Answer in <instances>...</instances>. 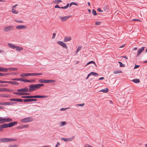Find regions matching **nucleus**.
<instances>
[{
	"label": "nucleus",
	"mask_w": 147,
	"mask_h": 147,
	"mask_svg": "<svg viewBox=\"0 0 147 147\" xmlns=\"http://www.w3.org/2000/svg\"><path fill=\"white\" fill-rule=\"evenodd\" d=\"M120 64V67H124V65L121 62L119 61L118 62Z\"/></svg>",
	"instance_id": "nucleus-45"
},
{
	"label": "nucleus",
	"mask_w": 147,
	"mask_h": 147,
	"mask_svg": "<svg viewBox=\"0 0 147 147\" xmlns=\"http://www.w3.org/2000/svg\"><path fill=\"white\" fill-rule=\"evenodd\" d=\"M33 98H47L48 97L47 96L35 95L33 96Z\"/></svg>",
	"instance_id": "nucleus-12"
},
{
	"label": "nucleus",
	"mask_w": 147,
	"mask_h": 147,
	"mask_svg": "<svg viewBox=\"0 0 147 147\" xmlns=\"http://www.w3.org/2000/svg\"><path fill=\"white\" fill-rule=\"evenodd\" d=\"M85 105V104L84 103H83V104H76V106H80V107H83Z\"/></svg>",
	"instance_id": "nucleus-46"
},
{
	"label": "nucleus",
	"mask_w": 147,
	"mask_h": 147,
	"mask_svg": "<svg viewBox=\"0 0 147 147\" xmlns=\"http://www.w3.org/2000/svg\"><path fill=\"white\" fill-rule=\"evenodd\" d=\"M60 145V143L59 142H57L56 145L55 146V147H58Z\"/></svg>",
	"instance_id": "nucleus-54"
},
{
	"label": "nucleus",
	"mask_w": 147,
	"mask_h": 147,
	"mask_svg": "<svg viewBox=\"0 0 147 147\" xmlns=\"http://www.w3.org/2000/svg\"><path fill=\"white\" fill-rule=\"evenodd\" d=\"M6 88H0V92H4L6 91Z\"/></svg>",
	"instance_id": "nucleus-35"
},
{
	"label": "nucleus",
	"mask_w": 147,
	"mask_h": 147,
	"mask_svg": "<svg viewBox=\"0 0 147 147\" xmlns=\"http://www.w3.org/2000/svg\"><path fill=\"white\" fill-rule=\"evenodd\" d=\"M68 108H61L60 110L61 111H65L66 109H67Z\"/></svg>",
	"instance_id": "nucleus-53"
},
{
	"label": "nucleus",
	"mask_w": 147,
	"mask_h": 147,
	"mask_svg": "<svg viewBox=\"0 0 147 147\" xmlns=\"http://www.w3.org/2000/svg\"><path fill=\"white\" fill-rule=\"evenodd\" d=\"M23 100L25 102H27L31 101L30 99H24Z\"/></svg>",
	"instance_id": "nucleus-44"
},
{
	"label": "nucleus",
	"mask_w": 147,
	"mask_h": 147,
	"mask_svg": "<svg viewBox=\"0 0 147 147\" xmlns=\"http://www.w3.org/2000/svg\"><path fill=\"white\" fill-rule=\"evenodd\" d=\"M7 81H3L2 80H0V83H7Z\"/></svg>",
	"instance_id": "nucleus-52"
},
{
	"label": "nucleus",
	"mask_w": 147,
	"mask_h": 147,
	"mask_svg": "<svg viewBox=\"0 0 147 147\" xmlns=\"http://www.w3.org/2000/svg\"><path fill=\"white\" fill-rule=\"evenodd\" d=\"M133 20V21H138L140 22L141 21V20H140L138 19H134Z\"/></svg>",
	"instance_id": "nucleus-58"
},
{
	"label": "nucleus",
	"mask_w": 147,
	"mask_h": 147,
	"mask_svg": "<svg viewBox=\"0 0 147 147\" xmlns=\"http://www.w3.org/2000/svg\"><path fill=\"white\" fill-rule=\"evenodd\" d=\"M12 80H15V81H22V78H19V79L15 78V79H12Z\"/></svg>",
	"instance_id": "nucleus-40"
},
{
	"label": "nucleus",
	"mask_w": 147,
	"mask_h": 147,
	"mask_svg": "<svg viewBox=\"0 0 147 147\" xmlns=\"http://www.w3.org/2000/svg\"><path fill=\"white\" fill-rule=\"evenodd\" d=\"M55 82V80H45L44 83H51Z\"/></svg>",
	"instance_id": "nucleus-15"
},
{
	"label": "nucleus",
	"mask_w": 147,
	"mask_h": 147,
	"mask_svg": "<svg viewBox=\"0 0 147 147\" xmlns=\"http://www.w3.org/2000/svg\"><path fill=\"white\" fill-rule=\"evenodd\" d=\"M28 127V125H24L22 126L21 127H20V128L21 129H23L25 128H27Z\"/></svg>",
	"instance_id": "nucleus-36"
},
{
	"label": "nucleus",
	"mask_w": 147,
	"mask_h": 147,
	"mask_svg": "<svg viewBox=\"0 0 147 147\" xmlns=\"http://www.w3.org/2000/svg\"><path fill=\"white\" fill-rule=\"evenodd\" d=\"M8 147H18L17 145L16 144H10L9 145Z\"/></svg>",
	"instance_id": "nucleus-32"
},
{
	"label": "nucleus",
	"mask_w": 147,
	"mask_h": 147,
	"mask_svg": "<svg viewBox=\"0 0 147 147\" xmlns=\"http://www.w3.org/2000/svg\"><path fill=\"white\" fill-rule=\"evenodd\" d=\"M90 73H91V75H93L94 76H98V74H97V73H96V72H91Z\"/></svg>",
	"instance_id": "nucleus-37"
},
{
	"label": "nucleus",
	"mask_w": 147,
	"mask_h": 147,
	"mask_svg": "<svg viewBox=\"0 0 147 147\" xmlns=\"http://www.w3.org/2000/svg\"><path fill=\"white\" fill-rule=\"evenodd\" d=\"M57 43L59 45H61L63 47L67 49V46L66 44L64 43L63 42L61 41H58L57 42Z\"/></svg>",
	"instance_id": "nucleus-9"
},
{
	"label": "nucleus",
	"mask_w": 147,
	"mask_h": 147,
	"mask_svg": "<svg viewBox=\"0 0 147 147\" xmlns=\"http://www.w3.org/2000/svg\"><path fill=\"white\" fill-rule=\"evenodd\" d=\"M12 119L11 118H5V122H9L12 121Z\"/></svg>",
	"instance_id": "nucleus-26"
},
{
	"label": "nucleus",
	"mask_w": 147,
	"mask_h": 147,
	"mask_svg": "<svg viewBox=\"0 0 147 147\" xmlns=\"http://www.w3.org/2000/svg\"><path fill=\"white\" fill-rule=\"evenodd\" d=\"M7 69V71L8 70L10 71H16L18 70V69L15 67H10L8 68H6Z\"/></svg>",
	"instance_id": "nucleus-17"
},
{
	"label": "nucleus",
	"mask_w": 147,
	"mask_h": 147,
	"mask_svg": "<svg viewBox=\"0 0 147 147\" xmlns=\"http://www.w3.org/2000/svg\"><path fill=\"white\" fill-rule=\"evenodd\" d=\"M132 81L135 83H138L140 82V80L138 79H133Z\"/></svg>",
	"instance_id": "nucleus-25"
},
{
	"label": "nucleus",
	"mask_w": 147,
	"mask_h": 147,
	"mask_svg": "<svg viewBox=\"0 0 147 147\" xmlns=\"http://www.w3.org/2000/svg\"><path fill=\"white\" fill-rule=\"evenodd\" d=\"M67 123L65 121L61 123V125L62 126L66 124Z\"/></svg>",
	"instance_id": "nucleus-49"
},
{
	"label": "nucleus",
	"mask_w": 147,
	"mask_h": 147,
	"mask_svg": "<svg viewBox=\"0 0 147 147\" xmlns=\"http://www.w3.org/2000/svg\"><path fill=\"white\" fill-rule=\"evenodd\" d=\"M98 11L99 12H102L103 11L100 8H98L97 9Z\"/></svg>",
	"instance_id": "nucleus-51"
},
{
	"label": "nucleus",
	"mask_w": 147,
	"mask_h": 147,
	"mask_svg": "<svg viewBox=\"0 0 147 147\" xmlns=\"http://www.w3.org/2000/svg\"><path fill=\"white\" fill-rule=\"evenodd\" d=\"M71 17V16L68 15L63 17L59 16V18L60 20L62 22L66 21L68 19Z\"/></svg>",
	"instance_id": "nucleus-5"
},
{
	"label": "nucleus",
	"mask_w": 147,
	"mask_h": 147,
	"mask_svg": "<svg viewBox=\"0 0 147 147\" xmlns=\"http://www.w3.org/2000/svg\"><path fill=\"white\" fill-rule=\"evenodd\" d=\"M43 84H31L29 86V91L30 92L39 89L40 87L43 86Z\"/></svg>",
	"instance_id": "nucleus-1"
},
{
	"label": "nucleus",
	"mask_w": 147,
	"mask_h": 147,
	"mask_svg": "<svg viewBox=\"0 0 147 147\" xmlns=\"http://www.w3.org/2000/svg\"><path fill=\"white\" fill-rule=\"evenodd\" d=\"M42 74V73H35V76L36 75H41Z\"/></svg>",
	"instance_id": "nucleus-59"
},
{
	"label": "nucleus",
	"mask_w": 147,
	"mask_h": 147,
	"mask_svg": "<svg viewBox=\"0 0 147 147\" xmlns=\"http://www.w3.org/2000/svg\"><path fill=\"white\" fill-rule=\"evenodd\" d=\"M17 140L15 139H11L9 138H2L0 139V142L2 143L5 142H9L13 141H16Z\"/></svg>",
	"instance_id": "nucleus-3"
},
{
	"label": "nucleus",
	"mask_w": 147,
	"mask_h": 147,
	"mask_svg": "<svg viewBox=\"0 0 147 147\" xmlns=\"http://www.w3.org/2000/svg\"><path fill=\"white\" fill-rule=\"evenodd\" d=\"M10 104V102H0V105H9Z\"/></svg>",
	"instance_id": "nucleus-24"
},
{
	"label": "nucleus",
	"mask_w": 147,
	"mask_h": 147,
	"mask_svg": "<svg viewBox=\"0 0 147 147\" xmlns=\"http://www.w3.org/2000/svg\"><path fill=\"white\" fill-rule=\"evenodd\" d=\"M37 100L36 99H30L31 101H36Z\"/></svg>",
	"instance_id": "nucleus-60"
},
{
	"label": "nucleus",
	"mask_w": 147,
	"mask_h": 147,
	"mask_svg": "<svg viewBox=\"0 0 147 147\" xmlns=\"http://www.w3.org/2000/svg\"><path fill=\"white\" fill-rule=\"evenodd\" d=\"M56 36V34L55 33H53V35L52 38L53 39L55 38V36Z\"/></svg>",
	"instance_id": "nucleus-56"
},
{
	"label": "nucleus",
	"mask_w": 147,
	"mask_h": 147,
	"mask_svg": "<svg viewBox=\"0 0 147 147\" xmlns=\"http://www.w3.org/2000/svg\"><path fill=\"white\" fill-rule=\"evenodd\" d=\"M82 47L81 46H79L78 48H77V50L76 51V53H77L78 52L82 49Z\"/></svg>",
	"instance_id": "nucleus-34"
},
{
	"label": "nucleus",
	"mask_w": 147,
	"mask_h": 147,
	"mask_svg": "<svg viewBox=\"0 0 147 147\" xmlns=\"http://www.w3.org/2000/svg\"><path fill=\"white\" fill-rule=\"evenodd\" d=\"M67 7H66V6H64V7H61V8H62V9H67Z\"/></svg>",
	"instance_id": "nucleus-64"
},
{
	"label": "nucleus",
	"mask_w": 147,
	"mask_h": 147,
	"mask_svg": "<svg viewBox=\"0 0 147 147\" xmlns=\"http://www.w3.org/2000/svg\"><path fill=\"white\" fill-rule=\"evenodd\" d=\"M11 12L14 14H17L18 13L19 11L13 7H11Z\"/></svg>",
	"instance_id": "nucleus-11"
},
{
	"label": "nucleus",
	"mask_w": 147,
	"mask_h": 147,
	"mask_svg": "<svg viewBox=\"0 0 147 147\" xmlns=\"http://www.w3.org/2000/svg\"><path fill=\"white\" fill-rule=\"evenodd\" d=\"M17 91L18 92H28V88L26 87L24 88L18 89Z\"/></svg>",
	"instance_id": "nucleus-8"
},
{
	"label": "nucleus",
	"mask_w": 147,
	"mask_h": 147,
	"mask_svg": "<svg viewBox=\"0 0 147 147\" xmlns=\"http://www.w3.org/2000/svg\"><path fill=\"white\" fill-rule=\"evenodd\" d=\"M144 48L145 47H142L140 49H139L138 51L137 56H138L141 54V52L144 51Z\"/></svg>",
	"instance_id": "nucleus-14"
},
{
	"label": "nucleus",
	"mask_w": 147,
	"mask_h": 147,
	"mask_svg": "<svg viewBox=\"0 0 147 147\" xmlns=\"http://www.w3.org/2000/svg\"><path fill=\"white\" fill-rule=\"evenodd\" d=\"M5 123V118L0 117V123Z\"/></svg>",
	"instance_id": "nucleus-27"
},
{
	"label": "nucleus",
	"mask_w": 147,
	"mask_h": 147,
	"mask_svg": "<svg viewBox=\"0 0 147 147\" xmlns=\"http://www.w3.org/2000/svg\"><path fill=\"white\" fill-rule=\"evenodd\" d=\"M140 67V65H136L135 66V67H134V69H137V68H138L139 67Z\"/></svg>",
	"instance_id": "nucleus-57"
},
{
	"label": "nucleus",
	"mask_w": 147,
	"mask_h": 147,
	"mask_svg": "<svg viewBox=\"0 0 147 147\" xmlns=\"http://www.w3.org/2000/svg\"><path fill=\"white\" fill-rule=\"evenodd\" d=\"M55 2H56L57 3H58L60 2H62V1L61 0H55Z\"/></svg>",
	"instance_id": "nucleus-48"
},
{
	"label": "nucleus",
	"mask_w": 147,
	"mask_h": 147,
	"mask_svg": "<svg viewBox=\"0 0 147 147\" xmlns=\"http://www.w3.org/2000/svg\"><path fill=\"white\" fill-rule=\"evenodd\" d=\"M8 45L10 48L12 49H15L17 51H20L23 50V48L22 47L14 45L10 43H8Z\"/></svg>",
	"instance_id": "nucleus-2"
},
{
	"label": "nucleus",
	"mask_w": 147,
	"mask_h": 147,
	"mask_svg": "<svg viewBox=\"0 0 147 147\" xmlns=\"http://www.w3.org/2000/svg\"><path fill=\"white\" fill-rule=\"evenodd\" d=\"M17 123L16 121L9 123V124H8V127H12L14 126V125H16Z\"/></svg>",
	"instance_id": "nucleus-13"
},
{
	"label": "nucleus",
	"mask_w": 147,
	"mask_h": 147,
	"mask_svg": "<svg viewBox=\"0 0 147 147\" xmlns=\"http://www.w3.org/2000/svg\"><path fill=\"white\" fill-rule=\"evenodd\" d=\"M0 97H3L5 98H8L9 97V95L7 94H0Z\"/></svg>",
	"instance_id": "nucleus-19"
},
{
	"label": "nucleus",
	"mask_w": 147,
	"mask_h": 147,
	"mask_svg": "<svg viewBox=\"0 0 147 147\" xmlns=\"http://www.w3.org/2000/svg\"><path fill=\"white\" fill-rule=\"evenodd\" d=\"M122 57H123L124 58H125L126 59H128V57L127 56H123Z\"/></svg>",
	"instance_id": "nucleus-63"
},
{
	"label": "nucleus",
	"mask_w": 147,
	"mask_h": 147,
	"mask_svg": "<svg viewBox=\"0 0 147 147\" xmlns=\"http://www.w3.org/2000/svg\"><path fill=\"white\" fill-rule=\"evenodd\" d=\"M122 73V71L121 70H116L113 72V73L115 74H117L119 73Z\"/></svg>",
	"instance_id": "nucleus-29"
},
{
	"label": "nucleus",
	"mask_w": 147,
	"mask_h": 147,
	"mask_svg": "<svg viewBox=\"0 0 147 147\" xmlns=\"http://www.w3.org/2000/svg\"><path fill=\"white\" fill-rule=\"evenodd\" d=\"M91 63H93L97 67V65H96V63H95V62L93 61H90V62H88L87 64L86 65H89Z\"/></svg>",
	"instance_id": "nucleus-30"
},
{
	"label": "nucleus",
	"mask_w": 147,
	"mask_h": 147,
	"mask_svg": "<svg viewBox=\"0 0 147 147\" xmlns=\"http://www.w3.org/2000/svg\"><path fill=\"white\" fill-rule=\"evenodd\" d=\"M0 71L6 72H7V69L6 68L0 67Z\"/></svg>",
	"instance_id": "nucleus-23"
},
{
	"label": "nucleus",
	"mask_w": 147,
	"mask_h": 147,
	"mask_svg": "<svg viewBox=\"0 0 147 147\" xmlns=\"http://www.w3.org/2000/svg\"><path fill=\"white\" fill-rule=\"evenodd\" d=\"M91 75V73H90V74H89L88 75V76H87V78H86V79H88V77H89V76H90Z\"/></svg>",
	"instance_id": "nucleus-62"
},
{
	"label": "nucleus",
	"mask_w": 147,
	"mask_h": 147,
	"mask_svg": "<svg viewBox=\"0 0 147 147\" xmlns=\"http://www.w3.org/2000/svg\"><path fill=\"white\" fill-rule=\"evenodd\" d=\"M55 8H61V7H60L58 5H55Z\"/></svg>",
	"instance_id": "nucleus-61"
},
{
	"label": "nucleus",
	"mask_w": 147,
	"mask_h": 147,
	"mask_svg": "<svg viewBox=\"0 0 147 147\" xmlns=\"http://www.w3.org/2000/svg\"><path fill=\"white\" fill-rule=\"evenodd\" d=\"M1 125H0V131H3V127H2Z\"/></svg>",
	"instance_id": "nucleus-55"
},
{
	"label": "nucleus",
	"mask_w": 147,
	"mask_h": 147,
	"mask_svg": "<svg viewBox=\"0 0 147 147\" xmlns=\"http://www.w3.org/2000/svg\"><path fill=\"white\" fill-rule=\"evenodd\" d=\"M10 100L11 101L22 102L23 101V100L20 99L13 98L10 99Z\"/></svg>",
	"instance_id": "nucleus-16"
},
{
	"label": "nucleus",
	"mask_w": 147,
	"mask_h": 147,
	"mask_svg": "<svg viewBox=\"0 0 147 147\" xmlns=\"http://www.w3.org/2000/svg\"><path fill=\"white\" fill-rule=\"evenodd\" d=\"M109 91V89L107 88L105 89H102L100 90V92H102L104 93H107Z\"/></svg>",
	"instance_id": "nucleus-22"
},
{
	"label": "nucleus",
	"mask_w": 147,
	"mask_h": 147,
	"mask_svg": "<svg viewBox=\"0 0 147 147\" xmlns=\"http://www.w3.org/2000/svg\"><path fill=\"white\" fill-rule=\"evenodd\" d=\"M71 40V37H67L64 38L63 41L64 42H67L70 40Z\"/></svg>",
	"instance_id": "nucleus-18"
},
{
	"label": "nucleus",
	"mask_w": 147,
	"mask_h": 147,
	"mask_svg": "<svg viewBox=\"0 0 147 147\" xmlns=\"http://www.w3.org/2000/svg\"><path fill=\"white\" fill-rule=\"evenodd\" d=\"M92 13L93 15H94V16H95V15H97V13H96V11L94 9H93L92 10Z\"/></svg>",
	"instance_id": "nucleus-42"
},
{
	"label": "nucleus",
	"mask_w": 147,
	"mask_h": 147,
	"mask_svg": "<svg viewBox=\"0 0 147 147\" xmlns=\"http://www.w3.org/2000/svg\"><path fill=\"white\" fill-rule=\"evenodd\" d=\"M13 94H14L18 95H23V94L22 93H19L16 92H14Z\"/></svg>",
	"instance_id": "nucleus-39"
},
{
	"label": "nucleus",
	"mask_w": 147,
	"mask_h": 147,
	"mask_svg": "<svg viewBox=\"0 0 147 147\" xmlns=\"http://www.w3.org/2000/svg\"><path fill=\"white\" fill-rule=\"evenodd\" d=\"M45 80H43L42 79H39L38 80L39 82L41 83H44Z\"/></svg>",
	"instance_id": "nucleus-43"
},
{
	"label": "nucleus",
	"mask_w": 147,
	"mask_h": 147,
	"mask_svg": "<svg viewBox=\"0 0 147 147\" xmlns=\"http://www.w3.org/2000/svg\"><path fill=\"white\" fill-rule=\"evenodd\" d=\"M22 98H33V96H22Z\"/></svg>",
	"instance_id": "nucleus-28"
},
{
	"label": "nucleus",
	"mask_w": 147,
	"mask_h": 147,
	"mask_svg": "<svg viewBox=\"0 0 147 147\" xmlns=\"http://www.w3.org/2000/svg\"><path fill=\"white\" fill-rule=\"evenodd\" d=\"M72 5H74L76 6L78 5V4L77 3L74 2H72L70 4V6H71Z\"/></svg>",
	"instance_id": "nucleus-33"
},
{
	"label": "nucleus",
	"mask_w": 147,
	"mask_h": 147,
	"mask_svg": "<svg viewBox=\"0 0 147 147\" xmlns=\"http://www.w3.org/2000/svg\"><path fill=\"white\" fill-rule=\"evenodd\" d=\"M20 76L21 77H24L29 76V73H22L20 74Z\"/></svg>",
	"instance_id": "nucleus-20"
},
{
	"label": "nucleus",
	"mask_w": 147,
	"mask_h": 147,
	"mask_svg": "<svg viewBox=\"0 0 147 147\" xmlns=\"http://www.w3.org/2000/svg\"><path fill=\"white\" fill-rule=\"evenodd\" d=\"M101 22H96L95 23V24L96 25H99L100 24Z\"/></svg>",
	"instance_id": "nucleus-47"
},
{
	"label": "nucleus",
	"mask_w": 147,
	"mask_h": 147,
	"mask_svg": "<svg viewBox=\"0 0 147 147\" xmlns=\"http://www.w3.org/2000/svg\"><path fill=\"white\" fill-rule=\"evenodd\" d=\"M29 76H35V73H29Z\"/></svg>",
	"instance_id": "nucleus-50"
},
{
	"label": "nucleus",
	"mask_w": 147,
	"mask_h": 147,
	"mask_svg": "<svg viewBox=\"0 0 147 147\" xmlns=\"http://www.w3.org/2000/svg\"><path fill=\"white\" fill-rule=\"evenodd\" d=\"M14 28L13 26H9L5 27L3 28V31L5 32H7L13 30Z\"/></svg>",
	"instance_id": "nucleus-4"
},
{
	"label": "nucleus",
	"mask_w": 147,
	"mask_h": 147,
	"mask_svg": "<svg viewBox=\"0 0 147 147\" xmlns=\"http://www.w3.org/2000/svg\"><path fill=\"white\" fill-rule=\"evenodd\" d=\"M7 83L13 84V85H18V84L19 83L18 82H11V81H7Z\"/></svg>",
	"instance_id": "nucleus-21"
},
{
	"label": "nucleus",
	"mask_w": 147,
	"mask_h": 147,
	"mask_svg": "<svg viewBox=\"0 0 147 147\" xmlns=\"http://www.w3.org/2000/svg\"><path fill=\"white\" fill-rule=\"evenodd\" d=\"M22 81L24 82H32V81L30 80H22Z\"/></svg>",
	"instance_id": "nucleus-38"
},
{
	"label": "nucleus",
	"mask_w": 147,
	"mask_h": 147,
	"mask_svg": "<svg viewBox=\"0 0 147 147\" xmlns=\"http://www.w3.org/2000/svg\"><path fill=\"white\" fill-rule=\"evenodd\" d=\"M1 127L3 128H5L8 127V124H4L1 125Z\"/></svg>",
	"instance_id": "nucleus-31"
},
{
	"label": "nucleus",
	"mask_w": 147,
	"mask_h": 147,
	"mask_svg": "<svg viewBox=\"0 0 147 147\" xmlns=\"http://www.w3.org/2000/svg\"><path fill=\"white\" fill-rule=\"evenodd\" d=\"M33 119L30 117L26 118L21 120V121L23 122H28L32 121Z\"/></svg>",
	"instance_id": "nucleus-6"
},
{
	"label": "nucleus",
	"mask_w": 147,
	"mask_h": 147,
	"mask_svg": "<svg viewBox=\"0 0 147 147\" xmlns=\"http://www.w3.org/2000/svg\"><path fill=\"white\" fill-rule=\"evenodd\" d=\"M15 21L18 23H23V21L22 20H15Z\"/></svg>",
	"instance_id": "nucleus-41"
},
{
	"label": "nucleus",
	"mask_w": 147,
	"mask_h": 147,
	"mask_svg": "<svg viewBox=\"0 0 147 147\" xmlns=\"http://www.w3.org/2000/svg\"><path fill=\"white\" fill-rule=\"evenodd\" d=\"M75 138L74 136L71 137L69 138H62L61 140H63L65 142H68L72 141Z\"/></svg>",
	"instance_id": "nucleus-7"
},
{
	"label": "nucleus",
	"mask_w": 147,
	"mask_h": 147,
	"mask_svg": "<svg viewBox=\"0 0 147 147\" xmlns=\"http://www.w3.org/2000/svg\"><path fill=\"white\" fill-rule=\"evenodd\" d=\"M16 28L17 29L21 30L23 29L26 28L27 27L24 25H20L17 26Z\"/></svg>",
	"instance_id": "nucleus-10"
}]
</instances>
